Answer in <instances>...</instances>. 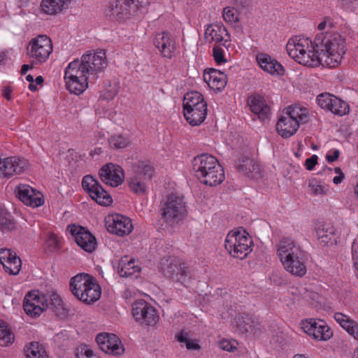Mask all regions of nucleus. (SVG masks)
<instances>
[{
  "label": "nucleus",
  "instance_id": "nucleus-37",
  "mask_svg": "<svg viewBox=\"0 0 358 358\" xmlns=\"http://www.w3.org/2000/svg\"><path fill=\"white\" fill-rule=\"evenodd\" d=\"M67 4L64 0H43L41 6L45 13L54 15L62 10Z\"/></svg>",
  "mask_w": 358,
  "mask_h": 358
},
{
  "label": "nucleus",
  "instance_id": "nucleus-59",
  "mask_svg": "<svg viewBox=\"0 0 358 358\" xmlns=\"http://www.w3.org/2000/svg\"><path fill=\"white\" fill-rule=\"evenodd\" d=\"M15 196L21 201H22V186L19 184L15 189Z\"/></svg>",
  "mask_w": 358,
  "mask_h": 358
},
{
  "label": "nucleus",
  "instance_id": "nucleus-54",
  "mask_svg": "<svg viewBox=\"0 0 358 358\" xmlns=\"http://www.w3.org/2000/svg\"><path fill=\"white\" fill-rule=\"evenodd\" d=\"M117 94V91L116 90H108L106 91H103L101 92L100 96L99 101H110L113 99V98Z\"/></svg>",
  "mask_w": 358,
  "mask_h": 358
},
{
  "label": "nucleus",
  "instance_id": "nucleus-11",
  "mask_svg": "<svg viewBox=\"0 0 358 358\" xmlns=\"http://www.w3.org/2000/svg\"><path fill=\"white\" fill-rule=\"evenodd\" d=\"M82 187L98 204L107 206L112 203L113 199L110 194L92 176L87 175L83 177Z\"/></svg>",
  "mask_w": 358,
  "mask_h": 358
},
{
  "label": "nucleus",
  "instance_id": "nucleus-47",
  "mask_svg": "<svg viewBox=\"0 0 358 358\" xmlns=\"http://www.w3.org/2000/svg\"><path fill=\"white\" fill-rule=\"evenodd\" d=\"M334 96L329 93L320 94L317 96V103L320 108L329 111Z\"/></svg>",
  "mask_w": 358,
  "mask_h": 358
},
{
  "label": "nucleus",
  "instance_id": "nucleus-41",
  "mask_svg": "<svg viewBox=\"0 0 358 358\" xmlns=\"http://www.w3.org/2000/svg\"><path fill=\"white\" fill-rule=\"evenodd\" d=\"M14 341V336L7 323L0 320V345L7 346Z\"/></svg>",
  "mask_w": 358,
  "mask_h": 358
},
{
  "label": "nucleus",
  "instance_id": "nucleus-39",
  "mask_svg": "<svg viewBox=\"0 0 358 358\" xmlns=\"http://www.w3.org/2000/svg\"><path fill=\"white\" fill-rule=\"evenodd\" d=\"M16 224L13 216L6 209L0 206V230L10 231L15 228Z\"/></svg>",
  "mask_w": 358,
  "mask_h": 358
},
{
  "label": "nucleus",
  "instance_id": "nucleus-2",
  "mask_svg": "<svg viewBox=\"0 0 358 358\" xmlns=\"http://www.w3.org/2000/svg\"><path fill=\"white\" fill-rule=\"evenodd\" d=\"M46 309L51 310L59 317H64L67 313L57 294H52L49 302L38 290L30 291L24 297V312L30 317H37Z\"/></svg>",
  "mask_w": 358,
  "mask_h": 358
},
{
  "label": "nucleus",
  "instance_id": "nucleus-15",
  "mask_svg": "<svg viewBox=\"0 0 358 358\" xmlns=\"http://www.w3.org/2000/svg\"><path fill=\"white\" fill-rule=\"evenodd\" d=\"M302 329L317 341H327L333 336V332L324 320L308 319L302 322Z\"/></svg>",
  "mask_w": 358,
  "mask_h": 358
},
{
  "label": "nucleus",
  "instance_id": "nucleus-36",
  "mask_svg": "<svg viewBox=\"0 0 358 358\" xmlns=\"http://www.w3.org/2000/svg\"><path fill=\"white\" fill-rule=\"evenodd\" d=\"M234 322L241 333H246L252 331L255 320L249 313H240L236 316Z\"/></svg>",
  "mask_w": 358,
  "mask_h": 358
},
{
  "label": "nucleus",
  "instance_id": "nucleus-45",
  "mask_svg": "<svg viewBox=\"0 0 358 358\" xmlns=\"http://www.w3.org/2000/svg\"><path fill=\"white\" fill-rule=\"evenodd\" d=\"M134 260L130 259L127 263H124V260H122L121 264L118 267V273L121 277H129L133 275V273L138 270L134 266Z\"/></svg>",
  "mask_w": 358,
  "mask_h": 358
},
{
  "label": "nucleus",
  "instance_id": "nucleus-30",
  "mask_svg": "<svg viewBox=\"0 0 358 358\" xmlns=\"http://www.w3.org/2000/svg\"><path fill=\"white\" fill-rule=\"evenodd\" d=\"M224 171L220 164L213 168L210 171L200 179V182L210 187L216 186L222 183L224 180Z\"/></svg>",
  "mask_w": 358,
  "mask_h": 358
},
{
  "label": "nucleus",
  "instance_id": "nucleus-20",
  "mask_svg": "<svg viewBox=\"0 0 358 358\" xmlns=\"http://www.w3.org/2000/svg\"><path fill=\"white\" fill-rule=\"evenodd\" d=\"M218 160L209 154L197 155L192 160V169L199 180L201 179L206 173L219 164Z\"/></svg>",
  "mask_w": 358,
  "mask_h": 358
},
{
  "label": "nucleus",
  "instance_id": "nucleus-55",
  "mask_svg": "<svg viewBox=\"0 0 358 358\" xmlns=\"http://www.w3.org/2000/svg\"><path fill=\"white\" fill-rule=\"evenodd\" d=\"M312 192L314 194H326L327 189L324 186L317 183H310L309 185Z\"/></svg>",
  "mask_w": 358,
  "mask_h": 358
},
{
  "label": "nucleus",
  "instance_id": "nucleus-51",
  "mask_svg": "<svg viewBox=\"0 0 358 358\" xmlns=\"http://www.w3.org/2000/svg\"><path fill=\"white\" fill-rule=\"evenodd\" d=\"M213 56L215 62L218 64L224 63L227 60L224 58V50L219 46H214L213 48Z\"/></svg>",
  "mask_w": 358,
  "mask_h": 358
},
{
  "label": "nucleus",
  "instance_id": "nucleus-8",
  "mask_svg": "<svg viewBox=\"0 0 358 358\" xmlns=\"http://www.w3.org/2000/svg\"><path fill=\"white\" fill-rule=\"evenodd\" d=\"M149 3V0H116L115 4L108 6L107 15L123 21L135 16L138 11L145 8Z\"/></svg>",
  "mask_w": 358,
  "mask_h": 358
},
{
  "label": "nucleus",
  "instance_id": "nucleus-40",
  "mask_svg": "<svg viewBox=\"0 0 358 358\" xmlns=\"http://www.w3.org/2000/svg\"><path fill=\"white\" fill-rule=\"evenodd\" d=\"M24 351L27 358H48L46 352L38 342H31Z\"/></svg>",
  "mask_w": 358,
  "mask_h": 358
},
{
  "label": "nucleus",
  "instance_id": "nucleus-60",
  "mask_svg": "<svg viewBox=\"0 0 358 358\" xmlns=\"http://www.w3.org/2000/svg\"><path fill=\"white\" fill-rule=\"evenodd\" d=\"M11 94V89L9 87H5L3 90V96L4 98H6L8 100H10L11 99L10 96Z\"/></svg>",
  "mask_w": 358,
  "mask_h": 358
},
{
  "label": "nucleus",
  "instance_id": "nucleus-46",
  "mask_svg": "<svg viewBox=\"0 0 358 358\" xmlns=\"http://www.w3.org/2000/svg\"><path fill=\"white\" fill-rule=\"evenodd\" d=\"M177 340L180 343H185L186 348L188 350H199L200 349V345L196 343L194 341H192L189 338L188 333L181 331L176 336Z\"/></svg>",
  "mask_w": 358,
  "mask_h": 358
},
{
  "label": "nucleus",
  "instance_id": "nucleus-13",
  "mask_svg": "<svg viewBox=\"0 0 358 358\" xmlns=\"http://www.w3.org/2000/svg\"><path fill=\"white\" fill-rule=\"evenodd\" d=\"M80 62L87 70V73L94 79L96 78L98 73L107 66L106 53L103 50L83 55Z\"/></svg>",
  "mask_w": 358,
  "mask_h": 358
},
{
  "label": "nucleus",
  "instance_id": "nucleus-57",
  "mask_svg": "<svg viewBox=\"0 0 358 358\" xmlns=\"http://www.w3.org/2000/svg\"><path fill=\"white\" fill-rule=\"evenodd\" d=\"M318 157L317 155H313L310 157L307 158L306 159L305 166L306 167V169L311 171L313 169L317 163Z\"/></svg>",
  "mask_w": 358,
  "mask_h": 358
},
{
  "label": "nucleus",
  "instance_id": "nucleus-31",
  "mask_svg": "<svg viewBox=\"0 0 358 358\" xmlns=\"http://www.w3.org/2000/svg\"><path fill=\"white\" fill-rule=\"evenodd\" d=\"M43 203V195L36 189L24 184V205L37 208Z\"/></svg>",
  "mask_w": 358,
  "mask_h": 358
},
{
  "label": "nucleus",
  "instance_id": "nucleus-26",
  "mask_svg": "<svg viewBox=\"0 0 358 358\" xmlns=\"http://www.w3.org/2000/svg\"><path fill=\"white\" fill-rule=\"evenodd\" d=\"M299 127L298 120L293 119L284 113L276 123V130L282 138H285L293 136Z\"/></svg>",
  "mask_w": 358,
  "mask_h": 358
},
{
  "label": "nucleus",
  "instance_id": "nucleus-25",
  "mask_svg": "<svg viewBox=\"0 0 358 358\" xmlns=\"http://www.w3.org/2000/svg\"><path fill=\"white\" fill-rule=\"evenodd\" d=\"M257 61L260 67L271 75L282 76L284 74L285 69L282 65L267 54H258Z\"/></svg>",
  "mask_w": 358,
  "mask_h": 358
},
{
  "label": "nucleus",
  "instance_id": "nucleus-12",
  "mask_svg": "<svg viewBox=\"0 0 358 358\" xmlns=\"http://www.w3.org/2000/svg\"><path fill=\"white\" fill-rule=\"evenodd\" d=\"M132 315L137 322L150 326L157 324L159 319L156 309L144 300H138L133 304Z\"/></svg>",
  "mask_w": 358,
  "mask_h": 358
},
{
  "label": "nucleus",
  "instance_id": "nucleus-33",
  "mask_svg": "<svg viewBox=\"0 0 358 358\" xmlns=\"http://www.w3.org/2000/svg\"><path fill=\"white\" fill-rule=\"evenodd\" d=\"M90 76L78 59L70 62L64 71V77L71 78V80L78 78H87L88 80Z\"/></svg>",
  "mask_w": 358,
  "mask_h": 358
},
{
  "label": "nucleus",
  "instance_id": "nucleus-24",
  "mask_svg": "<svg viewBox=\"0 0 358 358\" xmlns=\"http://www.w3.org/2000/svg\"><path fill=\"white\" fill-rule=\"evenodd\" d=\"M235 166L238 172L249 178L258 179L262 177L260 165L249 157L239 159L236 162Z\"/></svg>",
  "mask_w": 358,
  "mask_h": 358
},
{
  "label": "nucleus",
  "instance_id": "nucleus-9",
  "mask_svg": "<svg viewBox=\"0 0 358 358\" xmlns=\"http://www.w3.org/2000/svg\"><path fill=\"white\" fill-rule=\"evenodd\" d=\"M162 217L170 225L182 220L187 215V207L184 197L176 194L167 196L163 204Z\"/></svg>",
  "mask_w": 358,
  "mask_h": 358
},
{
  "label": "nucleus",
  "instance_id": "nucleus-17",
  "mask_svg": "<svg viewBox=\"0 0 358 358\" xmlns=\"http://www.w3.org/2000/svg\"><path fill=\"white\" fill-rule=\"evenodd\" d=\"M294 256L288 255L285 259H281V262L285 270L292 275L301 277L306 273V268L304 264L306 253L303 250L295 249Z\"/></svg>",
  "mask_w": 358,
  "mask_h": 358
},
{
  "label": "nucleus",
  "instance_id": "nucleus-3",
  "mask_svg": "<svg viewBox=\"0 0 358 358\" xmlns=\"http://www.w3.org/2000/svg\"><path fill=\"white\" fill-rule=\"evenodd\" d=\"M69 289L77 299L87 305L98 301L101 294V288L96 278L85 273L71 278Z\"/></svg>",
  "mask_w": 358,
  "mask_h": 358
},
{
  "label": "nucleus",
  "instance_id": "nucleus-23",
  "mask_svg": "<svg viewBox=\"0 0 358 358\" xmlns=\"http://www.w3.org/2000/svg\"><path fill=\"white\" fill-rule=\"evenodd\" d=\"M203 80L210 88L222 91L227 85V76L221 71L211 68L204 71Z\"/></svg>",
  "mask_w": 358,
  "mask_h": 358
},
{
  "label": "nucleus",
  "instance_id": "nucleus-14",
  "mask_svg": "<svg viewBox=\"0 0 358 358\" xmlns=\"http://www.w3.org/2000/svg\"><path fill=\"white\" fill-rule=\"evenodd\" d=\"M69 228L74 241L83 250L91 253L96 250V238L88 229L75 224L69 226Z\"/></svg>",
  "mask_w": 358,
  "mask_h": 358
},
{
  "label": "nucleus",
  "instance_id": "nucleus-10",
  "mask_svg": "<svg viewBox=\"0 0 358 358\" xmlns=\"http://www.w3.org/2000/svg\"><path fill=\"white\" fill-rule=\"evenodd\" d=\"M52 52V41L46 35H38L32 38L27 47V55L30 59H34L35 64L45 62Z\"/></svg>",
  "mask_w": 358,
  "mask_h": 358
},
{
  "label": "nucleus",
  "instance_id": "nucleus-19",
  "mask_svg": "<svg viewBox=\"0 0 358 358\" xmlns=\"http://www.w3.org/2000/svg\"><path fill=\"white\" fill-rule=\"evenodd\" d=\"M99 174L102 182L111 187H117L124 178V173L122 167L113 164L103 166Z\"/></svg>",
  "mask_w": 358,
  "mask_h": 358
},
{
  "label": "nucleus",
  "instance_id": "nucleus-56",
  "mask_svg": "<svg viewBox=\"0 0 358 358\" xmlns=\"http://www.w3.org/2000/svg\"><path fill=\"white\" fill-rule=\"evenodd\" d=\"M220 347L226 351L234 352L236 350V346L229 341L223 340L220 343Z\"/></svg>",
  "mask_w": 358,
  "mask_h": 358
},
{
  "label": "nucleus",
  "instance_id": "nucleus-27",
  "mask_svg": "<svg viewBox=\"0 0 358 358\" xmlns=\"http://www.w3.org/2000/svg\"><path fill=\"white\" fill-rule=\"evenodd\" d=\"M21 160L17 157L0 158V178H9L22 171Z\"/></svg>",
  "mask_w": 358,
  "mask_h": 358
},
{
  "label": "nucleus",
  "instance_id": "nucleus-5",
  "mask_svg": "<svg viewBox=\"0 0 358 358\" xmlns=\"http://www.w3.org/2000/svg\"><path fill=\"white\" fill-rule=\"evenodd\" d=\"M183 114L187 122L192 126L201 124L207 115V103L202 94L198 92L187 93L183 99Z\"/></svg>",
  "mask_w": 358,
  "mask_h": 358
},
{
  "label": "nucleus",
  "instance_id": "nucleus-6",
  "mask_svg": "<svg viewBox=\"0 0 358 358\" xmlns=\"http://www.w3.org/2000/svg\"><path fill=\"white\" fill-rule=\"evenodd\" d=\"M155 168L149 161L138 160L131 165L129 187L134 193L143 195L147 190V183L154 176Z\"/></svg>",
  "mask_w": 358,
  "mask_h": 358
},
{
  "label": "nucleus",
  "instance_id": "nucleus-7",
  "mask_svg": "<svg viewBox=\"0 0 358 358\" xmlns=\"http://www.w3.org/2000/svg\"><path fill=\"white\" fill-rule=\"evenodd\" d=\"M252 243L245 231H231L227 236L224 246L233 257L243 259L251 252Z\"/></svg>",
  "mask_w": 358,
  "mask_h": 358
},
{
  "label": "nucleus",
  "instance_id": "nucleus-38",
  "mask_svg": "<svg viewBox=\"0 0 358 358\" xmlns=\"http://www.w3.org/2000/svg\"><path fill=\"white\" fill-rule=\"evenodd\" d=\"M224 34H228L224 27L220 24H210L205 31V35L210 36L211 41L218 43L224 41Z\"/></svg>",
  "mask_w": 358,
  "mask_h": 358
},
{
  "label": "nucleus",
  "instance_id": "nucleus-42",
  "mask_svg": "<svg viewBox=\"0 0 358 358\" xmlns=\"http://www.w3.org/2000/svg\"><path fill=\"white\" fill-rule=\"evenodd\" d=\"M329 111L335 115L343 116L349 112V105L347 102L334 96Z\"/></svg>",
  "mask_w": 358,
  "mask_h": 358
},
{
  "label": "nucleus",
  "instance_id": "nucleus-63",
  "mask_svg": "<svg viewBox=\"0 0 358 358\" xmlns=\"http://www.w3.org/2000/svg\"><path fill=\"white\" fill-rule=\"evenodd\" d=\"M6 58L7 57L6 52L3 51H0V66L5 63Z\"/></svg>",
  "mask_w": 358,
  "mask_h": 358
},
{
  "label": "nucleus",
  "instance_id": "nucleus-52",
  "mask_svg": "<svg viewBox=\"0 0 358 358\" xmlns=\"http://www.w3.org/2000/svg\"><path fill=\"white\" fill-rule=\"evenodd\" d=\"M340 6L346 11L352 12L358 6V0H338Z\"/></svg>",
  "mask_w": 358,
  "mask_h": 358
},
{
  "label": "nucleus",
  "instance_id": "nucleus-21",
  "mask_svg": "<svg viewBox=\"0 0 358 358\" xmlns=\"http://www.w3.org/2000/svg\"><path fill=\"white\" fill-rule=\"evenodd\" d=\"M107 229L109 232L123 236L131 231V220L124 215L117 214L107 221Z\"/></svg>",
  "mask_w": 358,
  "mask_h": 358
},
{
  "label": "nucleus",
  "instance_id": "nucleus-22",
  "mask_svg": "<svg viewBox=\"0 0 358 358\" xmlns=\"http://www.w3.org/2000/svg\"><path fill=\"white\" fill-rule=\"evenodd\" d=\"M153 43L162 56L169 59L171 58L175 50V41L170 33L163 31L156 34Z\"/></svg>",
  "mask_w": 358,
  "mask_h": 358
},
{
  "label": "nucleus",
  "instance_id": "nucleus-35",
  "mask_svg": "<svg viewBox=\"0 0 358 358\" xmlns=\"http://www.w3.org/2000/svg\"><path fill=\"white\" fill-rule=\"evenodd\" d=\"M66 90L76 95L82 94L88 87L87 78L71 79L64 77Z\"/></svg>",
  "mask_w": 358,
  "mask_h": 358
},
{
  "label": "nucleus",
  "instance_id": "nucleus-62",
  "mask_svg": "<svg viewBox=\"0 0 358 358\" xmlns=\"http://www.w3.org/2000/svg\"><path fill=\"white\" fill-rule=\"evenodd\" d=\"M36 64H34V59H32L31 64H24V75L27 73V72L34 68Z\"/></svg>",
  "mask_w": 358,
  "mask_h": 358
},
{
  "label": "nucleus",
  "instance_id": "nucleus-4",
  "mask_svg": "<svg viewBox=\"0 0 358 358\" xmlns=\"http://www.w3.org/2000/svg\"><path fill=\"white\" fill-rule=\"evenodd\" d=\"M159 269L166 278L186 287L195 279L194 270L187 263L176 257L167 256L162 258Z\"/></svg>",
  "mask_w": 358,
  "mask_h": 358
},
{
  "label": "nucleus",
  "instance_id": "nucleus-64",
  "mask_svg": "<svg viewBox=\"0 0 358 358\" xmlns=\"http://www.w3.org/2000/svg\"><path fill=\"white\" fill-rule=\"evenodd\" d=\"M326 26H327L326 22H322L319 24L317 28L319 30L323 31L325 29Z\"/></svg>",
  "mask_w": 358,
  "mask_h": 358
},
{
  "label": "nucleus",
  "instance_id": "nucleus-49",
  "mask_svg": "<svg viewBox=\"0 0 358 358\" xmlns=\"http://www.w3.org/2000/svg\"><path fill=\"white\" fill-rule=\"evenodd\" d=\"M26 80L29 83L28 85V89L31 92L37 91L38 85H42L44 82L43 76H38L36 78H34V76L31 74H29L26 76Z\"/></svg>",
  "mask_w": 358,
  "mask_h": 358
},
{
  "label": "nucleus",
  "instance_id": "nucleus-18",
  "mask_svg": "<svg viewBox=\"0 0 358 358\" xmlns=\"http://www.w3.org/2000/svg\"><path fill=\"white\" fill-rule=\"evenodd\" d=\"M250 110L256 115L258 118L264 121L269 119L271 107L269 101L259 94H253L248 96L247 100Z\"/></svg>",
  "mask_w": 358,
  "mask_h": 358
},
{
  "label": "nucleus",
  "instance_id": "nucleus-50",
  "mask_svg": "<svg viewBox=\"0 0 358 358\" xmlns=\"http://www.w3.org/2000/svg\"><path fill=\"white\" fill-rule=\"evenodd\" d=\"M223 18L227 22H236L238 21V15L234 8L226 7L223 10Z\"/></svg>",
  "mask_w": 358,
  "mask_h": 358
},
{
  "label": "nucleus",
  "instance_id": "nucleus-29",
  "mask_svg": "<svg viewBox=\"0 0 358 358\" xmlns=\"http://www.w3.org/2000/svg\"><path fill=\"white\" fill-rule=\"evenodd\" d=\"M334 317L343 329L358 341V323L356 321L348 315L339 312L336 313Z\"/></svg>",
  "mask_w": 358,
  "mask_h": 358
},
{
  "label": "nucleus",
  "instance_id": "nucleus-53",
  "mask_svg": "<svg viewBox=\"0 0 358 358\" xmlns=\"http://www.w3.org/2000/svg\"><path fill=\"white\" fill-rule=\"evenodd\" d=\"M16 256L15 253H13L10 250L6 248L0 249V263L3 265V263L11 259L12 257Z\"/></svg>",
  "mask_w": 358,
  "mask_h": 358
},
{
  "label": "nucleus",
  "instance_id": "nucleus-16",
  "mask_svg": "<svg viewBox=\"0 0 358 358\" xmlns=\"http://www.w3.org/2000/svg\"><path fill=\"white\" fill-rule=\"evenodd\" d=\"M99 348L104 352L113 355L123 354L124 348L119 338L113 334L101 333L96 337Z\"/></svg>",
  "mask_w": 358,
  "mask_h": 358
},
{
  "label": "nucleus",
  "instance_id": "nucleus-48",
  "mask_svg": "<svg viewBox=\"0 0 358 358\" xmlns=\"http://www.w3.org/2000/svg\"><path fill=\"white\" fill-rule=\"evenodd\" d=\"M77 358H99L87 345H80L76 349Z\"/></svg>",
  "mask_w": 358,
  "mask_h": 358
},
{
  "label": "nucleus",
  "instance_id": "nucleus-44",
  "mask_svg": "<svg viewBox=\"0 0 358 358\" xmlns=\"http://www.w3.org/2000/svg\"><path fill=\"white\" fill-rule=\"evenodd\" d=\"M22 266L21 259L17 256L12 257L11 259L3 263V266L6 272L12 275L19 273Z\"/></svg>",
  "mask_w": 358,
  "mask_h": 358
},
{
  "label": "nucleus",
  "instance_id": "nucleus-1",
  "mask_svg": "<svg viewBox=\"0 0 358 358\" xmlns=\"http://www.w3.org/2000/svg\"><path fill=\"white\" fill-rule=\"evenodd\" d=\"M345 38L339 33L330 31L317 34L313 41L295 36L289 38L286 45L289 57L309 67L337 66L345 52Z\"/></svg>",
  "mask_w": 358,
  "mask_h": 358
},
{
  "label": "nucleus",
  "instance_id": "nucleus-61",
  "mask_svg": "<svg viewBox=\"0 0 358 358\" xmlns=\"http://www.w3.org/2000/svg\"><path fill=\"white\" fill-rule=\"evenodd\" d=\"M343 178H344V173H341L340 175H338L333 178V182L334 184L338 185L343 181Z\"/></svg>",
  "mask_w": 358,
  "mask_h": 358
},
{
  "label": "nucleus",
  "instance_id": "nucleus-28",
  "mask_svg": "<svg viewBox=\"0 0 358 358\" xmlns=\"http://www.w3.org/2000/svg\"><path fill=\"white\" fill-rule=\"evenodd\" d=\"M318 240L324 245L335 242L336 229L331 223H320L316 227Z\"/></svg>",
  "mask_w": 358,
  "mask_h": 358
},
{
  "label": "nucleus",
  "instance_id": "nucleus-34",
  "mask_svg": "<svg viewBox=\"0 0 358 358\" xmlns=\"http://www.w3.org/2000/svg\"><path fill=\"white\" fill-rule=\"evenodd\" d=\"M283 113L293 119L298 120V124H304L308 120V111L306 108L299 105H293L285 108Z\"/></svg>",
  "mask_w": 358,
  "mask_h": 358
},
{
  "label": "nucleus",
  "instance_id": "nucleus-32",
  "mask_svg": "<svg viewBox=\"0 0 358 358\" xmlns=\"http://www.w3.org/2000/svg\"><path fill=\"white\" fill-rule=\"evenodd\" d=\"M295 249L302 250L301 247L291 238H282L277 245V255L280 260L285 259L288 255L294 256Z\"/></svg>",
  "mask_w": 358,
  "mask_h": 358
},
{
  "label": "nucleus",
  "instance_id": "nucleus-58",
  "mask_svg": "<svg viewBox=\"0 0 358 358\" xmlns=\"http://www.w3.org/2000/svg\"><path fill=\"white\" fill-rule=\"evenodd\" d=\"M340 155L338 150H332L328 152L326 155V159L328 162L331 163L338 159Z\"/></svg>",
  "mask_w": 358,
  "mask_h": 358
},
{
  "label": "nucleus",
  "instance_id": "nucleus-43",
  "mask_svg": "<svg viewBox=\"0 0 358 358\" xmlns=\"http://www.w3.org/2000/svg\"><path fill=\"white\" fill-rule=\"evenodd\" d=\"M108 143L110 148L114 149H122L127 147L129 143V139L122 134H115L108 139Z\"/></svg>",
  "mask_w": 358,
  "mask_h": 358
}]
</instances>
